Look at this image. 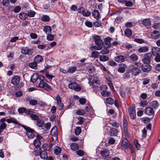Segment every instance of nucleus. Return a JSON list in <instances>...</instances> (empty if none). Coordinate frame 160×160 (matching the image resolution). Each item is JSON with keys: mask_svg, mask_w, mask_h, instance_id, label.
Masks as SVG:
<instances>
[{"mask_svg": "<svg viewBox=\"0 0 160 160\" xmlns=\"http://www.w3.org/2000/svg\"><path fill=\"white\" fill-rule=\"evenodd\" d=\"M93 38L95 41L96 46H93V48L98 50L102 49L103 46V42L101 40V37L98 35H95L93 37Z\"/></svg>", "mask_w": 160, "mask_h": 160, "instance_id": "1", "label": "nucleus"}, {"mask_svg": "<svg viewBox=\"0 0 160 160\" xmlns=\"http://www.w3.org/2000/svg\"><path fill=\"white\" fill-rule=\"evenodd\" d=\"M39 80L40 81L38 84V86L39 87L43 88L46 89H48L49 88V86L45 82L43 77L40 76Z\"/></svg>", "mask_w": 160, "mask_h": 160, "instance_id": "2", "label": "nucleus"}, {"mask_svg": "<svg viewBox=\"0 0 160 160\" xmlns=\"http://www.w3.org/2000/svg\"><path fill=\"white\" fill-rule=\"evenodd\" d=\"M22 126L27 132L26 135L29 138H33L35 137L33 133L34 131L32 128L28 127H27L24 125H22Z\"/></svg>", "mask_w": 160, "mask_h": 160, "instance_id": "3", "label": "nucleus"}, {"mask_svg": "<svg viewBox=\"0 0 160 160\" xmlns=\"http://www.w3.org/2000/svg\"><path fill=\"white\" fill-rule=\"evenodd\" d=\"M40 148H37L36 150L35 154L36 155H40L41 158L43 159H46L48 158V155L47 152L45 151H41Z\"/></svg>", "mask_w": 160, "mask_h": 160, "instance_id": "4", "label": "nucleus"}, {"mask_svg": "<svg viewBox=\"0 0 160 160\" xmlns=\"http://www.w3.org/2000/svg\"><path fill=\"white\" fill-rule=\"evenodd\" d=\"M129 70L132 75L135 76L138 75L141 72L140 70L133 65H131L130 67Z\"/></svg>", "mask_w": 160, "mask_h": 160, "instance_id": "5", "label": "nucleus"}, {"mask_svg": "<svg viewBox=\"0 0 160 160\" xmlns=\"http://www.w3.org/2000/svg\"><path fill=\"white\" fill-rule=\"evenodd\" d=\"M21 52L25 55H31L34 52L33 49H29L28 47H26L22 48L21 50Z\"/></svg>", "mask_w": 160, "mask_h": 160, "instance_id": "6", "label": "nucleus"}, {"mask_svg": "<svg viewBox=\"0 0 160 160\" xmlns=\"http://www.w3.org/2000/svg\"><path fill=\"white\" fill-rule=\"evenodd\" d=\"M35 12L32 10H30L27 13L24 12L20 13L19 17L22 19H25V18L23 16L25 17L26 15H28L30 17H33L35 14Z\"/></svg>", "mask_w": 160, "mask_h": 160, "instance_id": "7", "label": "nucleus"}, {"mask_svg": "<svg viewBox=\"0 0 160 160\" xmlns=\"http://www.w3.org/2000/svg\"><path fill=\"white\" fill-rule=\"evenodd\" d=\"M68 87L71 89H74L77 91H80L82 88L80 85H78L76 82H72L68 85Z\"/></svg>", "mask_w": 160, "mask_h": 160, "instance_id": "8", "label": "nucleus"}, {"mask_svg": "<svg viewBox=\"0 0 160 160\" xmlns=\"http://www.w3.org/2000/svg\"><path fill=\"white\" fill-rule=\"evenodd\" d=\"M152 55L151 53H148L145 54L144 58L142 59V61L144 64L149 63L151 61Z\"/></svg>", "mask_w": 160, "mask_h": 160, "instance_id": "9", "label": "nucleus"}, {"mask_svg": "<svg viewBox=\"0 0 160 160\" xmlns=\"http://www.w3.org/2000/svg\"><path fill=\"white\" fill-rule=\"evenodd\" d=\"M56 99L57 101V103L58 106V109L59 110L63 109L64 107L63 104L62 102L61 98L59 95H57L56 97Z\"/></svg>", "mask_w": 160, "mask_h": 160, "instance_id": "10", "label": "nucleus"}, {"mask_svg": "<svg viewBox=\"0 0 160 160\" xmlns=\"http://www.w3.org/2000/svg\"><path fill=\"white\" fill-rule=\"evenodd\" d=\"M144 112L146 114L152 116V118L153 117L154 114L153 109L150 107L146 108Z\"/></svg>", "mask_w": 160, "mask_h": 160, "instance_id": "11", "label": "nucleus"}, {"mask_svg": "<svg viewBox=\"0 0 160 160\" xmlns=\"http://www.w3.org/2000/svg\"><path fill=\"white\" fill-rule=\"evenodd\" d=\"M142 69L144 72H148L152 69V67L148 63L142 65Z\"/></svg>", "mask_w": 160, "mask_h": 160, "instance_id": "12", "label": "nucleus"}, {"mask_svg": "<svg viewBox=\"0 0 160 160\" xmlns=\"http://www.w3.org/2000/svg\"><path fill=\"white\" fill-rule=\"evenodd\" d=\"M20 78L18 76H14L11 80V83L14 85H17L20 82Z\"/></svg>", "mask_w": 160, "mask_h": 160, "instance_id": "13", "label": "nucleus"}, {"mask_svg": "<svg viewBox=\"0 0 160 160\" xmlns=\"http://www.w3.org/2000/svg\"><path fill=\"white\" fill-rule=\"evenodd\" d=\"M128 112L131 118L134 119L136 117V112L135 108H130L128 109Z\"/></svg>", "mask_w": 160, "mask_h": 160, "instance_id": "14", "label": "nucleus"}, {"mask_svg": "<svg viewBox=\"0 0 160 160\" xmlns=\"http://www.w3.org/2000/svg\"><path fill=\"white\" fill-rule=\"evenodd\" d=\"M151 36L152 38L156 39L160 37V34L159 31L155 30L151 32Z\"/></svg>", "mask_w": 160, "mask_h": 160, "instance_id": "15", "label": "nucleus"}, {"mask_svg": "<svg viewBox=\"0 0 160 160\" xmlns=\"http://www.w3.org/2000/svg\"><path fill=\"white\" fill-rule=\"evenodd\" d=\"M152 52L154 56L160 54V48L157 47H153L152 48Z\"/></svg>", "mask_w": 160, "mask_h": 160, "instance_id": "16", "label": "nucleus"}, {"mask_svg": "<svg viewBox=\"0 0 160 160\" xmlns=\"http://www.w3.org/2000/svg\"><path fill=\"white\" fill-rule=\"evenodd\" d=\"M51 134L52 137H54L57 139L58 135L57 128L56 126L53 127L51 131Z\"/></svg>", "mask_w": 160, "mask_h": 160, "instance_id": "17", "label": "nucleus"}, {"mask_svg": "<svg viewBox=\"0 0 160 160\" xmlns=\"http://www.w3.org/2000/svg\"><path fill=\"white\" fill-rule=\"evenodd\" d=\"M149 48L148 46L142 47L138 49V51L140 53H145L148 51Z\"/></svg>", "mask_w": 160, "mask_h": 160, "instance_id": "18", "label": "nucleus"}, {"mask_svg": "<svg viewBox=\"0 0 160 160\" xmlns=\"http://www.w3.org/2000/svg\"><path fill=\"white\" fill-rule=\"evenodd\" d=\"M127 68V65L124 63H121L119 64L118 69V71L121 73L123 72Z\"/></svg>", "mask_w": 160, "mask_h": 160, "instance_id": "19", "label": "nucleus"}, {"mask_svg": "<svg viewBox=\"0 0 160 160\" xmlns=\"http://www.w3.org/2000/svg\"><path fill=\"white\" fill-rule=\"evenodd\" d=\"M100 82L98 79L96 77H94L92 81V85L94 87H98Z\"/></svg>", "mask_w": 160, "mask_h": 160, "instance_id": "20", "label": "nucleus"}, {"mask_svg": "<svg viewBox=\"0 0 160 160\" xmlns=\"http://www.w3.org/2000/svg\"><path fill=\"white\" fill-rule=\"evenodd\" d=\"M37 138V139L34 140L33 142L34 145L36 147H38L40 146L41 144V141L40 140V139L42 138L41 137L39 136H38Z\"/></svg>", "mask_w": 160, "mask_h": 160, "instance_id": "21", "label": "nucleus"}, {"mask_svg": "<svg viewBox=\"0 0 160 160\" xmlns=\"http://www.w3.org/2000/svg\"><path fill=\"white\" fill-rule=\"evenodd\" d=\"M115 61L118 62H124L125 60L124 57L122 55H119L115 57L114 58Z\"/></svg>", "mask_w": 160, "mask_h": 160, "instance_id": "22", "label": "nucleus"}, {"mask_svg": "<svg viewBox=\"0 0 160 160\" xmlns=\"http://www.w3.org/2000/svg\"><path fill=\"white\" fill-rule=\"evenodd\" d=\"M101 155L102 157L106 158L109 156V152L107 149L102 150L101 152Z\"/></svg>", "mask_w": 160, "mask_h": 160, "instance_id": "23", "label": "nucleus"}, {"mask_svg": "<svg viewBox=\"0 0 160 160\" xmlns=\"http://www.w3.org/2000/svg\"><path fill=\"white\" fill-rule=\"evenodd\" d=\"M130 145L128 142V140L126 138L124 139L122 142V147L124 148H127L128 147H129Z\"/></svg>", "mask_w": 160, "mask_h": 160, "instance_id": "24", "label": "nucleus"}, {"mask_svg": "<svg viewBox=\"0 0 160 160\" xmlns=\"http://www.w3.org/2000/svg\"><path fill=\"white\" fill-rule=\"evenodd\" d=\"M44 32L47 34L51 33V28L49 26H46L43 28Z\"/></svg>", "mask_w": 160, "mask_h": 160, "instance_id": "25", "label": "nucleus"}, {"mask_svg": "<svg viewBox=\"0 0 160 160\" xmlns=\"http://www.w3.org/2000/svg\"><path fill=\"white\" fill-rule=\"evenodd\" d=\"M71 149L73 151H75L79 149V146L76 143H72L70 144Z\"/></svg>", "mask_w": 160, "mask_h": 160, "instance_id": "26", "label": "nucleus"}, {"mask_svg": "<svg viewBox=\"0 0 160 160\" xmlns=\"http://www.w3.org/2000/svg\"><path fill=\"white\" fill-rule=\"evenodd\" d=\"M129 57V59L130 60L133 62H135L138 61V56L135 54H132Z\"/></svg>", "mask_w": 160, "mask_h": 160, "instance_id": "27", "label": "nucleus"}, {"mask_svg": "<svg viewBox=\"0 0 160 160\" xmlns=\"http://www.w3.org/2000/svg\"><path fill=\"white\" fill-rule=\"evenodd\" d=\"M7 122L8 123H13L19 125L20 123L17 121V120L13 118H10L6 119Z\"/></svg>", "mask_w": 160, "mask_h": 160, "instance_id": "28", "label": "nucleus"}, {"mask_svg": "<svg viewBox=\"0 0 160 160\" xmlns=\"http://www.w3.org/2000/svg\"><path fill=\"white\" fill-rule=\"evenodd\" d=\"M43 60V58L42 56L38 55L34 58V61L38 63L42 62Z\"/></svg>", "mask_w": 160, "mask_h": 160, "instance_id": "29", "label": "nucleus"}, {"mask_svg": "<svg viewBox=\"0 0 160 160\" xmlns=\"http://www.w3.org/2000/svg\"><path fill=\"white\" fill-rule=\"evenodd\" d=\"M39 78H40V77H39L38 74L34 73L32 76L31 79V81L32 82L34 83L37 81L38 78L39 79Z\"/></svg>", "mask_w": 160, "mask_h": 160, "instance_id": "30", "label": "nucleus"}, {"mask_svg": "<svg viewBox=\"0 0 160 160\" xmlns=\"http://www.w3.org/2000/svg\"><path fill=\"white\" fill-rule=\"evenodd\" d=\"M142 22L145 26H150L151 25V21L149 19H144Z\"/></svg>", "mask_w": 160, "mask_h": 160, "instance_id": "31", "label": "nucleus"}, {"mask_svg": "<svg viewBox=\"0 0 160 160\" xmlns=\"http://www.w3.org/2000/svg\"><path fill=\"white\" fill-rule=\"evenodd\" d=\"M114 104V106L117 108L119 107L118 102L117 99L114 100L111 98V105Z\"/></svg>", "mask_w": 160, "mask_h": 160, "instance_id": "32", "label": "nucleus"}, {"mask_svg": "<svg viewBox=\"0 0 160 160\" xmlns=\"http://www.w3.org/2000/svg\"><path fill=\"white\" fill-rule=\"evenodd\" d=\"M123 125L124 132H127L128 129V123L126 120L124 118H123Z\"/></svg>", "mask_w": 160, "mask_h": 160, "instance_id": "33", "label": "nucleus"}, {"mask_svg": "<svg viewBox=\"0 0 160 160\" xmlns=\"http://www.w3.org/2000/svg\"><path fill=\"white\" fill-rule=\"evenodd\" d=\"M92 15L94 18L98 19L100 17L99 12L97 10H94L92 12Z\"/></svg>", "mask_w": 160, "mask_h": 160, "instance_id": "34", "label": "nucleus"}, {"mask_svg": "<svg viewBox=\"0 0 160 160\" xmlns=\"http://www.w3.org/2000/svg\"><path fill=\"white\" fill-rule=\"evenodd\" d=\"M125 34L128 37H129L132 35V32L131 30L128 28H127L124 31Z\"/></svg>", "mask_w": 160, "mask_h": 160, "instance_id": "35", "label": "nucleus"}, {"mask_svg": "<svg viewBox=\"0 0 160 160\" xmlns=\"http://www.w3.org/2000/svg\"><path fill=\"white\" fill-rule=\"evenodd\" d=\"M61 148L58 146H56L54 149V153L56 155L59 154L61 152Z\"/></svg>", "mask_w": 160, "mask_h": 160, "instance_id": "36", "label": "nucleus"}, {"mask_svg": "<svg viewBox=\"0 0 160 160\" xmlns=\"http://www.w3.org/2000/svg\"><path fill=\"white\" fill-rule=\"evenodd\" d=\"M50 19L49 17L47 15H43L41 17V20L44 22H47L49 21Z\"/></svg>", "mask_w": 160, "mask_h": 160, "instance_id": "37", "label": "nucleus"}, {"mask_svg": "<svg viewBox=\"0 0 160 160\" xmlns=\"http://www.w3.org/2000/svg\"><path fill=\"white\" fill-rule=\"evenodd\" d=\"M37 63L34 61V62L30 63L29 66L30 67L33 69H36L37 68Z\"/></svg>", "mask_w": 160, "mask_h": 160, "instance_id": "38", "label": "nucleus"}, {"mask_svg": "<svg viewBox=\"0 0 160 160\" xmlns=\"http://www.w3.org/2000/svg\"><path fill=\"white\" fill-rule=\"evenodd\" d=\"M37 125L39 127L42 128L44 126V122L41 120H38L37 122Z\"/></svg>", "mask_w": 160, "mask_h": 160, "instance_id": "39", "label": "nucleus"}, {"mask_svg": "<svg viewBox=\"0 0 160 160\" xmlns=\"http://www.w3.org/2000/svg\"><path fill=\"white\" fill-rule=\"evenodd\" d=\"M110 47H109L108 48L107 46H106V48H104L101 51L100 53L103 54L108 53L109 52L108 48H109Z\"/></svg>", "mask_w": 160, "mask_h": 160, "instance_id": "40", "label": "nucleus"}, {"mask_svg": "<svg viewBox=\"0 0 160 160\" xmlns=\"http://www.w3.org/2000/svg\"><path fill=\"white\" fill-rule=\"evenodd\" d=\"M76 69L77 68L76 66H73L71 67L68 69V72L73 73L76 71Z\"/></svg>", "mask_w": 160, "mask_h": 160, "instance_id": "41", "label": "nucleus"}, {"mask_svg": "<svg viewBox=\"0 0 160 160\" xmlns=\"http://www.w3.org/2000/svg\"><path fill=\"white\" fill-rule=\"evenodd\" d=\"M152 107L154 108H156L158 107V102L156 101H153L151 103Z\"/></svg>", "mask_w": 160, "mask_h": 160, "instance_id": "42", "label": "nucleus"}, {"mask_svg": "<svg viewBox=\"0 0 160 160\" xmlns=\"http://www.w3.org/2000/svg\"><path fill=\"white\" fill-rule=\"evenodd\" d=\"M54 38V35L51 33L48 34L47 36V39L48 40L52 41L53 40Z\"/></svg>", "mask_w": 160, "mask_h": 160, "instance_id": "43", "label": "nucleus"}, {"mask_svg": "<svg viewBox=\"0 0 160 160\" xmlns=\"http://www.w3.org/2000/svg\"><path fill=\"white\" fill-rule=\"evenodd\" d=\"M118 132L115 128L111 129V136H116Z\"/></svg>", "mask_w": 160, "mask_h": 160, "instance_id": "44", "label": "nucleus"}, {"mask_svg": "<svg viewBox=\"0 0 160 160\" xmlns=\"http://www.w3.org/2000/svg\"><path fill=\"white\" fill-rule=\"evenodd\" d=\"M104 43L106 45H108L107 47L108 48L109 47H110V38L109 37L106 38L104 40Z\"/></svg>", "mask_w": 160, "mask_h": 160, "instance_id": "45", "label": "nucleus"}, {"mask_svg": "<svg viewBox=\"0 0 160 160\" xmlns=\"http://www.w3.org/2000/svg\"><path fill=\"white\" fill-rule=\"evenodd\" d=\"M76 113L78 115H83L85 113V112L83 110H78L76 112Z\"/></svg>", "mask_w": 160, "mask_h": 160, "instance_id": "46", "label": "nucleus"}, {"mask_svg": "<svg viewBox=\"0 0 160 160\" xmlns=\"http://www.w3.org/2000/svg\"><path fill=\"white\" fill-rule=\"evenodd\" d=\"M134 41L140 44L144 43V41L142 38H135L134 39Z\"/></svg>", "mask_w": 160, "mask_h": 160, "instance_id": "47", "label": "nucleus"}, {"mask_svg": "<svg viewBox=\"0 0 160 160\" xmlns=\"http://www.w3.org/2000/svg\"><path fill=\"white\" fill-rule=\"evenodd\" d=\"M109 58L104 55L101 56L100 57V60L101 61H105L108 60Z\"/></svg>", "mask_w": 160, "mask_h": 160, "instance_id": "48", "label": "nucleus"}, {"mask_svg": "<svg viewBox=\"0 0 160 160\" xmlns=\"http://www.w3.org/2000/svg\"><path fill=\"white\" fill-rule=\"evenodd\" d=\"M29 103L30 105L35 106L38 104V102L35 99H31L29 101Z\"/></svg>", "mask_w": 160, "mask_h": 160, "instance_id": "49", "label": "nucleus"}, {"mask_svg": "<svg viewBox=\"0 0 160 160\" xmlns=\"http://www.w3.org/2000/svg\"><path fill=\"white\" fill-rule=\"evenodd\" d=\"M81 132V129L80 127H77L75 128V133L76 135H79Z\"/></svg>", "mask_w": 160, "mask_h": 160, "instance_id": "50", "label": "nucleus"}, {"mask_svg": "<svg viewBox=\"0 0 160 160\" xmlns=\"http://www.w3.org/2000/svg\"><path fill=\"white\" fill-rule=\"evenodd\" d=\"M99 54V53L97 51H93L91 53V56L92 57L96 58L98 57Z\"/></svg>", "mask_w": 160, "mask_h": 160, "instance_id": "51", "label": "nucleus"}, {"mask_svg": "<svg viewBox=\"0 0 160 160\" xmlns=\"http://www.w3.org/2000/svg\"><path fill=\"white\" fill-rule=\"evenodd\" d=\"M148 102L145 100H142L140 102V106L143 107L146 106Z\"/></svg>", "mask_w": 160, "mask_h": 160, "instance_id": "52", "label": "nucleus"}, {"mask_svg": "<svg viewBox=\"0 0 160 160\" xmlns=\"http://www.w3.org/2000/svg\"><path fill=\"white\" fill-rule=\"evenodd\" d=\"M2 3L3 6L7 7L9 4V0H3Z\"/></svg>", "mask_w": 160, "mask_h": 160, "instance_id": "53", "label": "nucleus"}, {"mask_svg": "<svg viewBox=\"0 0 160 160\" xmlns=\"http://www.w3.org/2000/svg\"><path fill=\"white\" fill-rule=\"evenodd\" d=\"M125 6L127 7H131L133 5V3L132 2L130 1H126L125 2Z\"/></svg>", "mask_w": 160, "mask_h": 160, "instance_id": "54", "label": "nucleus"}, {"mask_svg": "<svg viewBox=\"0 0 160 160\" xmlns=\"http://www.w3.org/2000/svg\"><path fill=\"white\" fill-rule=\"evenodd\" d=\"M31 117L33 120L38 121L39 119V118L38 116L35 114H32L31 115Z\"/></svg>", "mask_w": 160, "mask_h": 160, "instance_id": "55", "label": "nucleus"}, {"mask_svg": "<svg viewBox=\"0 0 160 160\" xmlns=\"http://www.w3.org/2000/svg\"><path fill=\"white\" fill-rule=\"evenodd\" d=\"M76 152L77 155L80 156H83L84 154V152L83 151L81 150H78Z\"/></svg>", "mask_w": 160, "mask_h": 160, "instance_id": "56", "label": "nucleus"}, {"mask_svg": "<svg viewBox=\"0 0 160 160\" xmlns=\"http://www.w3.org/2000/svg\"><path fill=\"white\" fill-rule=\"evenodd\" d=\"M26 110V108H25L22 107L19 108L18 109V111L20 113H23Z\"/></svg>", "mask_w": 160, "mask_h": 160, "instance_id": "57", "label": "nucleus"}, {"mask_svg": "<svg viewBox=\"0 0 160 160\" xmlns=\"http://www.w3.org/2000/svg\"><path fill=\"white\" fill-rule=\"evenodd\" d=\"M134 143L135 145L136 148L138 150H139L140 148V145L138 143L137 140H135L134 141Z\"/></svg>", "mask_w": 160, "mask_h": 160, "instance_id": "58", "label": "nucleus"}, {"mask_svg": "<svg viewBox=\"0 0 160 160\" xmlns=\"http://www.w3.org/2000/svg\"><path fill=\"white\" fill-rule=\"evenodd\" d=\"M21 8L20 6H17L14 8V11L15 13L19 12L21 10Z\"/></svg>", "mask_w": 160, "mask_h": 160, "instance_id": "59", "label": "nucleus"}, {"mask_svg": "<svg viewBox=\"0 0 160 160\" xmlns=\"http://www.w3.org/2000/svg\"><path fill=\"white\" fill-rule=\"evenodd\" d=\"M85 23L87 26L90 28L92 27L93 25L92 22L88 21H86Z\"/></svg>", "mask_w": 160, "mask_h": 160, "instance_id": "60", "label": "nucleus"}, {"mask_svg": "<svg viewBox=\"0 0 160 160\" xmlns=\"http://www.w3.org/2000/svg\"><path fill=\"white\" fill-rule=\"evenodd\" d=\"M51 126V124L50 122H48L46 123L45 125H44V126L43 127H44L46 129L48 130L50 129V128Z\"/></svg>", "mask_w": 160, "mask_h": 160, "instance_id": "61", "label": "nucleus"}, {"mask_svg": "<svg viewBox=\"0 0 160 160\" xmlns=\"http://www.w3.org/2000/svg\"><path fill=\"white\" fill-rule=\"evenodd\" d=\"M93 25L95 27H99L101 26L102 24L100 22L96 21L94 23Z\"/></svg>", "mask_w": 160, "mask_h": 160, "instance_id": "62", "label": "nucleus"}, {"mask_svg": "<svg viewBox=\"0 0 160 160\" xmlns=\"http://www.w3.org/2000/svg\"><path fill=\"white\" fill-rule=\"evenodd\" d=\"M83 16L85 17H88L91 14V12L88 11H84L82 14Z\"/></svg>", "mask_w": 160, "mask_h": 160, "instance_id": "63", "label": "nucleus"}, {"mask_svg": "<svg viewBox=\"0 0 160 160\" xmlns=\"http://www.w3.org/2000/svg\"><path fill=\"white\" fill-rule=\"evenodd\" d=\"M125 25L127 28H131L133 26V24L132 22H128L125 24Z\"/></svg>", "mask_w": 160, "mask_h": 160, "instance_id": "64", "label": "nucleus"}]
</instances>
